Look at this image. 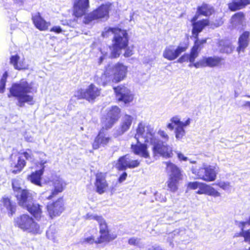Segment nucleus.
Masks as SVG:
<instances>
[{"instance_id": "1", "label": "nucleus", "mask_w": 250, "mask_h": 250, "mask_svg": "<svg viewBox=\"0 0 250 250\" xmlns=\"http://www.w3.org/2000/svg\"><path fill=\"white\" fill-rule=\"evenodd\" d=\"M155 132L153 128L150 125H145L142 123L138 125L137 129V133L135 135V139H139L141 136L145 139V142L150 143L152 145V151L154 156L158 155L161 156H170L171 148L165 144L160 140L155 137Z\"/></svg>"}, {"instance_id": "2", "label": "nucleus", "mask_w": 250, "mask_h": 250, "mask_svg": "<svg viewBox=\"0 0 250 250\" xmlns=\"http://www.w3.org/2000/svg\"><path fill=\"white\" fill-rule=\"evenodd\" d=\"M33 90L32 84L24 79L12 84L9 89V98L14 97L17 100V105L23 107L25 103L32 105L34 104L31 94Z\"/></svg>"}, {"instance_id": "3", "label": "nucleus", "mask_w": 250, "mask_h": 250, "mask_svg": "<svg viewBox=\"0 0 250 250\" xmlns=\"http://www.w3.org/2000/svg\"><path fill=\"white\" fill-rule=\"evenodd\" d=\"M127 67L122 63L116 64L113 68L109 65L105 70H99L94 77L95 81L100 85H105L111 80L113 82H120L125 77Z\"/></svg>"}, {"instance_id": "4", "label": "nucleus", "mask_w": 250, "mask_h": 250, "mask_svg": "<svg viewBox=\"0 0 250 250\" xmlns=\"http://www.w3.org/2000/svg\"><path fill=\"white\" fill-rule=\"evenodd\" d=\"M109 33L114 34L110 56L111 58H117L121 54L122 49L125 48L128 45V34L125 30L108 27L104 28L102 35L104 37H107Z\"/></svg>"}, {"instance_id": "5", "label": "nucleus", "mask_w": 250, "mask_h": 250, "mask_svg": "<svg viewBox=\"0 0 250 250\" xmlns=\"http://www.w3.org/2000/svg\"><path fill=\"white\" fill-rule=\"evenodd\" d=\"M191 170L198 179L206 182H212L215 180L217 170L213 166H207L204 164L202 167H193Z\"/></svg>"}, {"instance_id": "6", "label": "nucleus", "mask_w": 250, "mask_h": 250, "mask_svg": "<svg viewBox=\"0 0 250 250\" xmlns=\"http://www.w3.org/2000/svg\"><path fill=\"white\" fill-rule=\"evenodd\" d=\"M17 225L21 229L34 234L41 233L39 226L27 214H22L15 219Z\"/></svg>"}, {"instance_id": "7", "label": "nucleus", "mask_w": 250, "mask_h": 250, "mask_svg": "<svg viewBox=\"0 0 250 250\" xmlns=\"http://www.w3.org/2000/svg\"><path fill=\"white\" fill-rule=\"evenodd\" d=\"M48 184L51 187L50 188L42 194V198L47 199H51L58 193L62 192L65 186L63 180L58 176L53 177V179L48 182Z\"/></svg>"}, {"instance_id": "8", "label": "nucleus", "mask_w": 250, "mask_h": 250, "mask_svg": "<svg viewBox=\"0 0 250 250\" xmlns=\"http://www.w3.org/2000/svg\"><path fill=\"white\" fill-rule=\"evenodd\" d=\"M188 44L187 42H180L175 47L170 45L167 46L163 52V57L169 61H173L177 59L183 52L188 48Z\"/></svg>"}, {"instance_id": "9", "label": "nucleus", "mask_w": 250, "mask_h": 250, "mask_svg": "<svg viewBox=\"0 0 250 250\" xmlns=\"http://www.w3.org/2000/svg\"><path fill=\"white\" fill-rule=\"evenodd\" d=\"M101 93V89L93 84H91L86 89H80L75 92V97L78 99H85L89 102L93 101Z\"/></svg>"}, {"instance_id": "10", "label": "nucleus", "mask_w": 250, "mask_h": 250, "mask_svg": "<svg viewBox=\"0 0 250 250\" xmlns=\"http://www.w3.org/2000/svg\"><path fill=\"white\" fill-rule=\"evenodd\" d=\"M34 192L27 189H23L15 195L18 201L19 205L25 208L28 207L33 201Z\"/></svg>"}, {"instance_id": "11", "label": "nucleus", "mask_w": 250, "mask_h": 250, "mask_svg": "<svg viewBox=\"0 0 250 250\" xmlns=\"http://www.w3.org/2000/svg\"><path fill=\"white\" fill-rule=\"evenodd\" d=\"M111 4L110 3L103 4L97 9L88 14L85 19L86 23L98 19L108 17L109 8Z\"/></svg>"}, {"instance_id": "12", "label": "nucleus", "mask_w": 250, "mask_h": 250, "mask_svg": "<svg viewBox=\"0 0 250 250\" xmlns=\"http://www.w3.org/2000/svg\"><path fill=\"white\" fill-rule=\"evenodd\" d=\"M116 97L119 101L123 102L125 104L129 103L133 99L130 91L124 85H119L113 88Z\"/></svg>"}, {"instance_id": "13", "label": "nucleus", "mask_w": 250, "mask_h": 250, "mask_svg": "<svg viewBox=\"0 0 250 250\" xmlns=\"http://www.w3.org/2000/svg\"><path fill=\"white\" fill-rule=\"evenodd\" d=\"M47 209L51 218L59 216L64 210V203L62 199L59 198L56 201L48 204Z\"/></svg>"}, {"instance_id": "14", "label": "nucleus", "mask_w": 250, "mask_h": 250, "mask_svg": "<svg viewBox=\"0 0 250 250\" xmlns=\"http://www.w3.org/2000/svg\"><path fill=\"white\" fill-rule=\"evenodd\" d=\"M47 160H41L39 163L41 166V168L39 170H36L35 172H32L30 175L28 176V180L32 183L39 186H42L41 179L42 175L45 166L44 165L47 163Z\"/></svg>"}, {"instance_id": "15", "label": "nucleus", "mask_w": 250, "mask_h": 250, "mask_svg": "<svg viewBox=\"0 0 250 250\" xmlns=\"http://www.w3.org/2000/svg\"><path fill=\"white\" fill-rule=\"evenodd\" d=\"M198 18L197 15H195L191 19L192 30V33L195 38H197L198 34L201 32L204 27L209 24L208 20H203L196 21Z\"/></svg>"}, {"instance_id": "16", "label": "nucleus", "mask_w": 250, "mask_h": 250, "mask_svg": "<svg viewBox=\"0 0 250 250\" xmlns=\"http://www.w3.org/2000/svg\"><path fill=\"white\" fill-rule=\"evenodd\" d=\"M26 165V162L23 159L19 156H13L11 157V171L12 173L16 174L20 173Z\"/></svg>"}, {"instance_id": "17", "label": "nucleus", "mask_w": 250, "mask_h": 250, "mask_svg": "<svg viewBox=\"0 0 250 250\" xmlns=\"http://www.w3.org/2000/svg\"><path fill=\"white\" fill-rule=\"evenodd\" d=\"M89 7V0H74V14L77 17L84 15Z\"/></svg>"}, {"instance_id": "18", "label": "nucleus", "mask_w": 250, "mask_h": 250, "mask_svg": "<svg viewBox=\"0 0 250 250\" xmlns=\"http://www.w3.org/2000/svg\"><path fill=\"white\" fill-rule=\"evenodd\" d=\"M136 144H132L131 149L134 154L140 157L147 158L149 157V154L147 150V145L146 144L141 143L138 139H136Z\"/></svg>"}, {"instance_id": "19", "label": "nucleus", "mask_w": 250, "mask_h": 250, "mask_svg": "<svg viewBox=\"0 0 250 250\" xmlns=\"http://www.w3.org/2000/svg\"><path fill=\"white\" fill-rule=\"evenodd\" d=\"M101 221H99L98 223L100 227V233L101 235L98 238V240L96 241V243H102L104 242H108L110 241V237L109 235V230L107 227V224L105 220L102 218Z\"/></svg>"}, {"instance_id": "20", "label": "nucleus", "mask_w": 250, "mask_h": 250, "mask_svg": "<svg viewBox=\"0 0 250 250\" xmlns=\"http://www.w3.org/2000/svg\"><path fill=\"white\" fill-rule=\"evenodd\" d=\"M164 164L166 165V171L168 178L182 179L181 170L176 165L170 162H166Z\"/></svg>"}, {"instance_id": "21", "label": "nucleus", "mask_w": 250, "mask_h": 250, "mask_svg": "<svg viewBox=\"0 0 250 250\" xmlns=\"http://www.w3.org/2000/svg\"><path fill=\"white\" fill-rule=\"evenodd\" d=\"M32 20L36 27L41 31L47 30L50 25V23L45 21L39 12L32 15Z\"/></svg>"}, {"instance_id": "22", "label": "nucleus", "mask_w": 250, "mask_h": 250, "mask_svg": "<svg viewBox=\"0 0 250 250\" xmlns=\"http://www.w3.org/2000/svg\"><path fill=\"white\" fill-rule=\"evenodd\" d=\"M133 117L131 115L125 114L122 118L120 123V128L117 130V135H121L126 132L130 128Z\"/></svg>"}, {"instance_id": "23", "label": "nucleus", "mask_w": 250, "mask_h": 250, "mask_svg": "<svg viewBox=\"0 0 250 250\" xmlns=\"http://www.w3.org/2000/svg\"><path fill=\"white\" fill-rule=\"evenodd\" d=\"M95 185L96 188V191L98 193L101 194L105 192L108 186V184L104 176L102 173H101L96 174Z\"/></svg>"}, {"instance_id": "24", "label": "nucleus", "mask_w": 250, "mask_h": 250, "mask_svg": "<svg viewBox=\"0 0 250 250\" xmlns=\"http://www.w3.org/2000/svg\"><path fill=\"white\" fill-rule=\"evenodd\" d=\"M110 138L106 136L102 131H100L95 138L92 144L93 149H97L101 146H105L109 143Z\"/></svg>"}, {"instance_id": "25", "label": "nucleus", "mask_w": 250, "mask_h": 250, "mask_svg": "<svg viewBox=\"0 0 250 250\" xmlns=\"http://www.w3.org/2000/svg\"><path fill=\"white\" fill-rule=\"evenodd\" d=\"M205 67H214L221 64L223 59L221 57L214 56L213 57H203Z\"/></svg>"}, {"instance_id": "26", "label": "nucleus", "mask_w": 250, "mask_h": 250, "mask_svg": "<svg viewBox=\"0 0 250 250\" xmlns=\"http://www.w3.org/2000/svg\"><path fill=\"white\" fill-rule=\"evenodd\" d=\"M250 33L248 31L244 32L239 37L238 43L239 46L237 50L238 52L243 51L248 46L249 42Z\"/></svg>"}, {"instance_id": "27", "label": "nucleus", "mask_w": 250, "mask_h": 250, "mask_svg": "<svg viewBox=\"0 0 250 250\" xmlns=\"http://www.w3.org/2000/svg\"><path fill=\"white\" fill-rule=\"evenodd\" d=\"M250 4V0H235L229 4V8L231 11H235L242 9Z\"/></svg>"}, {"instance_id": "28", "label": "nucleus", "mask_w": 250, "mask_h": 250, "mask_svg": "<svg viewBox=\"0 0 250 250\" xmlns=\"http://www.w3.org/2000/svg\"><path fill=\"white\" fill-rule=\"evenodd\" d=\"M213 12L214 9L211 6L203 3L202 5L198 7L197 13L195 15L198 16L199 15H201L208 17L211 15Z\"/></svg>"}, {"instance_id": "29", "label": "nucleus", "mask_w": 250, "mask_h": 250, "mask_svg": "<svg viewBox=\"0 0 250 250\" xmlns=\"http://www.w3.org/2000/svg\"><path fill=\"white\" fill-rule=\"evenodd\" d=\"M24 208H26L35 218H38L41 216L42 208L38 204L34 203L32 202L28 207H26Z\"/></svg>"}, {"instance_id": "30", "label": "nucleus", "mask_w": 250, "mask_h": 250, "mask_svg": "<svg viewBox=\"0 0 250 250\" xmlns=\"http://www.w3.org/2000/svg\"><path fill=\"white\" fill-rule=\"evenodd\" d=\"M19 59L20 57L17 55L12 56L10 58V63L16 69L21 70L27 69V66L22 62H20Z\"/></svg>"}, {"instance_id": "31", "label": "nucleus", "mask_w": 250, "mask_h": 250, "mask_svg": "<svg viewBox=\"0 0 250 250\" xmlns=\"http://www.w3.org/2000/svg\"><path fill=\"white\" fill-rule=\"evenodd\" d=\"M120 112L121 110L118 106H113L109 108L106 115L118 121L120 117Z\"/></svg>"}, {"instance_id": "32", "label": "nucleus", "mask_w": 250, "mask_h": 250, "mask_svg": "<svg viewBox=\"0 0 250 250\" xmlns=\"http://www.w3.org/2000/svg\"><path fill=\"white\" fill-rule=\"evenodd\" d=\"M158 135L162 138L163 139V140H160L161 142H164L165 143V144L166 145H167V146H169L170 148H171V154H170V156H162L163 157H164L165 158H171L172 157L173 155V149H172V147L171 146H169V145H168L167 144V142L168 141L169 139V137L168 135V134L164 131V130H161V129H159L158 131Z\"/></svg>"}, {"instance_id": "33", "label": "nucleus", "mask_w": 250, "mask_h": 250, "mask_svg": "<svg viewBox=\"0 0 250 250\" xmlns=\"http://www.w3.org/2000/svg\"><path fill=\"white\" fill-rule=\"evenodd\" d=\"M117 121L105 115L102 120V125L103 128L108 129L111 128Z\"/></svg>"}, {"instance_id": "34", "label": "nucleus", "mask_w": 250, "mask_h": 250, "mask_svg": "<svg viewBox=\"0 0 250 250\" xmlns=\"http://www.w3.org/2000/svg\"><path fill=\"white\" fill-rule=\"evenodd\" d=\"M128 158L127 155H125L119 159L116 167L119 170H124L128 167Z\"/></svg>"}, {"instance_id": "35", "label": "nucleus", "mask_w": 250, "mask_h": 250, "mask_svg": "<svg viewBox=\"0 0 250 250\" xmlns=\"http://www.w3.org/2000/svg\"><path fill=\"white\" fill-rule=\"evenodd\" d=\"M181 179L176 178H168L167 182V187L169 190L172 192H176L178 189V184L180 180Z\"/></svg>"}, {"instance_id": "36", "label": "nucleus", "mask_w": 250, "mask_h": 250, "mask_svg": "<svg viewBox=\"0 0 250 250\" xmlns=\"http://www.w3.org/2000/svg\"><path fill=\"white\" fill-rule=\"evenodd\" d=\"M244 19V15L242 12H238L235 14L231 18V22L233 25L237 26L243 24Z\"/></svg>"}, {"instance_id": "37", "label": "nucleus", "mask_w": 250, "mask_h": 250, "mask_svg": "<svg viewBox=\"0 0 250 250\" xmlns=\"http://www.w3.org/2000/svg\"><path fill=\"white\" fill-rule=\"evenodd\" d=\"M2 202L4 206L9 211V213L12 215L15 212L16 206L15 204H13L8 198H3Z\"/></svg>"}, {"instance_id": "38", "label": "nucleus", "mask_w": 250, "mask_h": 250, "mask_svg": "<svg viewBox=\"0 0 250 250\" xmlns=\"http://www.w3.org/2000/svg\"><path fill=\"white\" fill-rule=\"evenodd\" d=\"M57 232L55 226L52 225L46 231V236L48 239L52 240L53 242H56L57 241Z\"/></svg>"}, {"instance_id": "39", "label": "nucleus", "mask_w": 250, "mask_h": 250, "mask_svg": "<svg viewBox=\"0 0 250 250\" xmlns=\"http://www.w3.org/2000/svg\"><path fill=\"white\" fill-rule=\"evenodd\" d=\"M175 138L177 140H181L186 135L184 128L181 126H176L175 128Z\"/></svg>"}, {"instance_id": "40", "label": "nucleus", "mask_w": 250, "mask_h": 250, "mask_svg": "<svg viewBox=\"0 0 250 250\" xmlns=\"http://www.w3.org/2000/svg\"><path fill=\"white\" fill-rule=\"evenodd\" d=\"M199 50L196 46H193L191 48L190 54H188L189 62L192 63L194 62L195 59L198 57L199 54Z\"/></svg>"}, {"instance_id": "41", "label": "nucleus", "mask_w": 250, "mask_h": 250, "mask_svg": "<svg viewBox=\"0 0 250 250\" xmlns=\"http://www.w3.org/2000/svg\"><path fill=\"white\" fill-rule=\"evenodd\" d=\"M7 77L8 73L7 72H5L0 80V93H2L4 91Z\"/></svg>"}, {"instance_id": "42", "label": "nucleus", "mask_w": 250, "mask_h": 250, "mask_svg": "<svg viewBox=\"0 0 250 250\" xmlns=\"http://www.w3.org/2000/svg\"><path fill=\"white\" fill-rule=\"evenodd\" d=\"M12 188L15 195H16L17 192H19L23 189L21 186L20 181L16 179L13 180L12 181Z\"/></svg>"}, {"instance_id": "43", "label": "nucleus", "mask_w": 250, "mask_h": 250, "mask_svg": "<svg viewBox=\"0 0 250 250\" xmlns=\"http://www.w3.org/2000/svg\"><path fill=\"white\" fill-rule=\"evenodd\" d=\"M22 154L27 161L31 162H34L35 159L30 149H28L27 151L23 152Z\"/></svg>"}, {"instance_id": "44", "label": "nucleus", "mask_w": 250, "mask_h": 250, "mask_svg": "<svg viewBox=\"0 0 250 250\" xmlns=\"http://www.w3.org/2000/svg\"><path fill=\"white\" fill-rule=\"evenodd\" d=\"M85 218L88 220H95L98 222L99 221H101V219L103 217L101 216H98L96 214L88 213L86 215Z\"/></svg>"}, {"instance_id": "45", "label": "nucleus", "mask_w": 250, "mask_h": 250, "mask_svg": "<svg viewBox=\"0 0 250 250\" xmlns=\"http://www.w3.org/2000/svg\"><path fill=\"white\" fill-rule=\"evenodd\" d=\"M195 39L196 40L195 41L193 46H196L198 50L200 49L202 47L201 45L206 43L207 40H199L198 37Z\"/></svg>"}, {"instance_id": "46", "label": "nucleus", "mask_w": 250, "mask_h": 250, "mask_svg": "<svg viewBox=\"0 0 250 250\" xmlns=\"http://www.w3.org/2000/svg\"><path fill=\"white\" fill-rule=\"evenodd\" d=\"M128 243L130 245L140 246L141 245L140 239L135 237H132L128 240Z\"/></svg>"}, {"instance_id": "47", "label": "nucleus", "mask_w": 250, "mask_h": 250, "mask_svg": "<svg viewBox=\"0 0 250 250\" xmlns=\"http://www.w3.org/2000/svg\"><path fill=\"white\" fill-rule=\"evenodd\" d=\"M209 188V186L202 183H200V186L199 187V188H201L202 192L204 194H206L207 195L208 194Z\"/></svg>"}, {"instance_id": "48", "label": "nucleus", "mask_w": 250, "mask_h": 250, "mask_svg": "<svg viewBox=\"0 0 250 250\" xmlns=\"http://www.w3.org/2000/svg\"><path fill=\"white\" fill-rule=\"evenodd\" d=\"M208 195L217 197L220 196V193L213 188L210 186Z\"/></svg>"}, {"instance_id": "49", "label": "nucleus", "mask_w": 250, "mask_h": 250, "mask_svg": "<svg viewBox=\"0 0 250 250\" xmlns=\"http://www.w3.org/2000/svg\"><path fill=\"white\" fill-rule=\"evenodd\" d=\"M128 163L129 164L128 165V168H135L137 167L140 165V162L138 160H131L128 158Z\"/></svg>"}, {"instance_id": "50", "label": "nucleus", "mask_w": 250, "mask_h": 250, "mask_svg": "<svg viewBox=\"0 0 250 250\" xmlns=\"http://www.w3.org/2000/svg\"><path fill=\"white\" fill-rule=\"evenodd\" d=\"M170 121L176 126H181L183 124V122L180 121V118L178 116H174L170 119Z\"/></svg>"}, {"instance_id": "51", "label": "nucleus", "mask_w": 250, "mask_h": 250, "mask_svg": "<svg viewBox=\"0 0 250 250\" xmlns=\"http://www.w3.org/2000/svg\"><path fill=\"white\" fill-rule=\"evenodd\" d=\"M200 183L198 182H189L188 185V187L189 188L192 189H195L199 188Z\"/></svg>"}, {"instance_id": "52", "label": "nucleus", "mask_w": 250, "mask_h": 250, "mask_svg": "<svg viewBox=\"0 0 250 250\" xmlns=\"http://www.w3.org/2000/svg\"><path fill=\"white\" fill-rule=\"evenodd\" d=\"M188 61H189L188 54H184L177 60V62L181 63Z\"/></svg>"}, {"instance_id": "53", "label": "nucleus", "mask_w": 250, "mask_h": 250, "mask_svg": "<svg viewBox=\"0 0 250 250\" xmlns=\"http://www.w3.org/2000/svg\"><path fill=\"white\" fill-rule=\"evenodd\" d=\"M193 65L196 68H199L200 67H205L204 65V62L203 60V58L200 60L199 62L194 63Z\"/></svg>"}, {"instance_id": "54", "label": "nucleus", "mask_w": 250, "mask_h": 250, "mask_svg": "<svg viewBox=\"0 0 250 250\" xmlns=\"http://www.w3.org/2000/svg\"><path fill=\"white\" fill-rule=\"evenodd\" d=\"M97 240H98V239L95 241L93 237H87V238H85L84 239L83 242L91 244H93L94 242L97 243L96 242V241Z\"/></svg>"}, {"instance_id": "55", "label": "nucleus", "mask_w": 250, "mask_h": 250, "mask_svg": "<svg viewBox=\"0 0 250 250\" xmlns=\"http://www.w3.org/2000/svg\"><path fill=\"white\" fill-rule=\"evenodd\" d=\"M50 31L56 33H60L62 32V29L60 26H55L51 28Z\"/></svg>"}, {"instance_id": "56", "label": "nucleus", "mask_w": 250, "mask_h": 250, "mask_svg": "<svg viewBox=\"0 0 250 250\" xmlns=\"http://www.w3.org/2000/svg\"><path fill=\"white\" fill-rule=\"evenodd\" d=\"M176 153L179 160L184 161H187L188 160V158L185 156L181 152H176Z\"/></svg>"}, {"instance_id": "57", "label": "nucleus", "mask_w": 250, "mask_h": 250, "mask_svg": "<svg viewBox=\"0 0 250 250\" xmlns=\"http://www.w3.org/2000/svg\"><path fill=\"white\" fill-rule=\"evenodd\" d=\"M133 54V50L132 49L129 48H126L125 52L124 53V56L125 57H128L132 55Z\"/></svg>"}, {"instance_id": "58", "label": "nucleus", "mask_w": 250, "mask_h": 250, "mask_svg": "<svg viewBox=\"0 0 250 250\" xmlns=\"http://www.w3.org/2000/svg\"><path fill=\"white\" fill-rule=\"evenodd\" d=\"M219 186L224 190H227L230 187L229 184V183H221L219 184Z\"/></svg>"}, {"instance_id": "59", "label": "nucleus", "mask_w": 250, "mask_h": 250, "mask_svg": "<svg viewBox=\"0 0 250 250\" xmlns=\"http://www.w3.org/2000/svg\"><path fill=\"white\" fill-rule=\"evenodd\" d=\"M127 177V173L125 172H124L122 173V174L119 177L118 181L120 183L123 182L126 179Z\"/></svg>"}, {"instance_id": "60", "label": "nucleus", "mask_w": 250, "mask_h": 250, "mask_svg": "<svg viewBox=\"0 0 250 250\" xmlns=\"http://www.w3.org/2000/svg\"><path fill=\"white\" fill-rule=\"evenodd\" d=\"M222 52L227 54L230 53L232 52L231 47L229 45L227 46L224 49L222 50Z\"/></svg>"}, {"instance_id": "61", "label": "nucleus", "mask_w": 250, "mask_h": 250, "mask_svg": "<svg viewBox=\"0 0 250 250\" xmlns=\"http://www.w3.org/2000/svg\"><path fill=\"white\" fill-rule=\"evenodd\" d=\"M190 123V119L188 118L187 121H186L185 122H183V124L181 125V126L183 127H185L187 126Z\"/></svg>"}, {"instance_id": "62", "label": "nucleus", "mask_w": 250, "mask_h": 250, "mask_svg": "<svg viewBox=\"0 0 250 250\" xmlns=\"http://www.w3.org/2000/svg\"><path fill=\"white\" fill-rule=\"evenodd\" d=\"M147 250H162L160 247H152Z\"/></svg>"}, {"instance_id": "63", "label": "nucleus", "mask_w": 250, "mask_h": 250, "mask_svg": "<svg viewBox=\"0 0 250 250\" xmlns=\"http://www.w3.org/2000/svg\"><path fill=\"white\" fill-rule=\"evenodd\" d=\"M167 128L171 130H172L174 129V125H173V123H168L167 125Z\"/></svg>"}, {"instance_id": "64", "label": "nucleus", "mask_w": 250, "mask_h": 250, "mask_svg": "<svg viewBox=\"0 0 250 250\" xmlns=\"http://www.w3.org/2000/svg\"><path fill=\"white\" fill-rule=\"evenodd\" d=\"M243 106H248L250 108V102H246L244 104Z\"/></svg>"}]
</instances>
